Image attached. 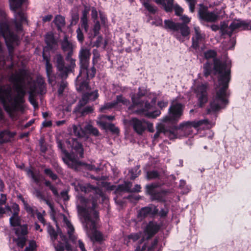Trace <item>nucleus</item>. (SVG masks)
<instances>
[{"label": "nucleus", "instance_id": "f257e3e1", "mask_svg": "<svg viewBox=\"0 0 251 251\" xmlns=\"http://www.w3.org/2000/svg\"><path fill=\"white\" fill-rule=\"evenodd\" d=\"M9 80L13 83L15 91L10 85L0 87V100L5 110L10 116L14 112L22 108V104L25 102L24 97L26 94V87L29 88V101L36 108L38 103L35 97L37 93L41 94L44 91V82L42 79L38 80V86L30 81L25 71L20 70L11 75ZM3 119L2 110L0 108V121Z\"/></svg>", "mask_w": 251, "mask_h": 251}, {"label": "nucleus", "instance_id": "f03ea898", "mask_svg": "<svg viewBox=\"0 0 251 251\" xmlns=\"http://www.w3.org/2000/svg\"><path fill=\"white\" fill-rule=\"evenodd\" d=\"M217 53L213 50H209L204 52V57L207 59H213L212 64L207 61L203 65V75L208 77L211 74L218 75V80L221 88L216 92L213 100L209 103L210 107L207 108V114L211 112L216 113L221 109L225 108L228 104L229 101L226 97V91L231 80V64L222 62L217 58Z\"/></svg>", "mask_w": 251, "mask_h": 251}, {"label": "nucleus", "instance_id": "7ed1b4c3", "mask_svg": "<svg viewBox=\"0 0 251 251\" xmlns=\"http://www.w3.org/2000/svg\"><path fill=\"white\" fill-rule=\"evenodd\" d=\"M82 192L85 193L94 191L93 195H90L88 199L82 196L78 197L80 204L77 205L78 214L84 218L85 228L91 230L89 234L91 240L93 242L100 243L103 240L102 234L96 230V222L99 219V212L96 210L99 203H102L105 200V196L102 191L97 186L90 184L82 185L80 187Z\"/></svg>", "mask_w": 251, "mask_h": 251}, {"label": "nucleus", "instance_id": "20e7f679", "mask_svg": "<svg viewBox=\"0 0 251 251\" xmlns=\"http://www.w3.org/2000/svg\"><path fill=\"white\" fill-rule=\"evenodd\" d=\"M66 143L72 149L71 152L69 153L64 149V163L75 171H80L87 167V164L79 161L84 155V149L82 143L76 138H70L66 141Z\"/></svg>", "mask_w": 251, "mask_h": 251}, {"label": "nucleus", "instance_id": "39448f33", "mask_svg": "<svg viewBox=\"0 0 251 251\" xmlns=\"http://www.w3.org/2000/svg\"><path fill=\"white\" fill-rule=\"evenodd\" d=\"M181 19L183 23H176L171 20H164L163 28L168 31H173V36L180 42L184 41V38L189 36L190 30L186 25L190 22V19L186 16H182Z\"/></svg>", "mask_w": 251, "mask_h": 251}, {"label": "nucleus", "instance_id": "423d86ee", "mask_svg": "<svg viewBox=\"0 0 251 251\" xmlns=\"http://www.w3.org/2000/svg\"><path fill=\"white\" fill-rule=\"evenodd\" d=\"M75 45L68 40L66 36H64V55H65V61H64V76L73 72L75 67V60L72 56Z\"/></svg>", "mask_w": 251, "mask_h": 251}, {"label": "nucleus", "instance_id": "0eeeda50", "mask_svg": "<svg viewBox=\"0 0 251 251\" xmlns=\"http://www.w3.org/2000/svg\"><path fill=\"white\" fill-rule=\"evenodd\" d=\"M25 0H9L10 9L14 12L15 25L17 30L22 29V25L27 23L26 16L22 11L16 12V10L20 8Z\"/></svg>", "mask_w": 251, "mask_h": 251}, {"label": "nucleus", "instance_id": "6e6552de", "mask_svg": "<svg viewBox=\"0 0 251 251\" xmlns=\"http://www.w3.org/2000/svg\"><path fill=\"white\" fill-rule=\"evenodd\" d=\"M183 105L181 103L172 104L168 109V115L163 118V122L176 124L183 113Z\"/></svg>", "mask_w": 251, "mask_h": 251}, {"label": "nucleus", "instance_id": "1a4fd4ad", "mask_svg": "<svg viewBox=\"0 0 251 251\" xmlns=\"http://www.w3.org/2000/svg\"><path fill=\"white\" fill-rule=\"evenodd\" d=\"M68 131L71 135L81 138L85 137L87 134L95 136H99L100 134L99 130L91 124L85 125L83 129L80 126L74 125L72 127H69Z\"/></svg>", "mask_w": 251, "mask_h": 251}, {"label": "nucleus", "instance_id": "9d476101", "mask_svg": "<svg viewBox=\"0 0 251 251\" xmlns=\"http://www.w3.org/2000/svg\"><path fill=\"white\" fill-rule=\"evenodd\" d=\"M208 85L207 83L197 84L193 90L198 99V105L200 108L203 107L208 100Z\"/></svg>", "mask_w": 251, "mask_h": 251}, {"label": "nucleus", "instance_id": "9b49d317", "mask_svg": "<svg viewBox=\"0 0 251 251\" xmlns=\"http://www.w3.org/2000/svg\"><path fill=\"white\" fill-rule=\"evenodd\" d=\"M17 238H14L13 241L15 242L18 247L23 248L27 241L26 234L28 233L27 226L24 225L18 226L14 229Z\"/></svg>", "mask_w": 251, "mask_h": 251}, {"label": "nucleus", "instance_id": "f8f14e48", "mask_svg": "<svg viewBox=\"0 0 251 251\" xmlns=\"http://www.w3.org/2000/svg\"><path fill=\"white\" fill-rule=\"evenodd\" d=\"M91 55L89 49L84 47L81 48L78 54L79 69L86 72L87 67L89 66Z\"/></svg>", "mask_w": 251, "mask_h": 251}, {"label": "nucleus", "instance_id": "ddd939ff", "mask_svg": "<svg viewBox=\"0 0 251 251\" xmlns=\"http://www.w3.org/2000/svg\"><path fill=\"white\" fill-rule=\"evenodd\" d=\"M209 124L208 119H203L198 121H187L184 122L179 124L178 126H175L176 129H181V130L188 132L192 131V127L198 128L202 125H207Z\"/></svg>", "mask_w": 251, "mask_h": 251}, {"label": "nucleus", "instance_id": "4468645a", "mask_svg": "<svg viewBox=\"0 0 251 251\" xmlns=\"http://www.w3.org/2000/svg\"><path fill=\"white\" fill-rule=\"evenodd\" d=\"M119 103L127 106L130 103V101L128 100L123 97L122 95H117L116 100L110 102L105 103L100 107V111L101 112H104L105 110L112 109L117 106Z\"/></svg>", "mask_w": 251, "mask_h": 251}, {"label": "nucleus", "instance_id": "2eb2a0df", "mask_svg": "<svg viewBox=\"0 0 251 251\" xmlns=\"http://www.w3.org/2000/svg\"><path fill=\"white\" fill-rule=\"evenodd\" d=\"M134 131L138 135H142L146 130L147 121L144 119H139L137 118H132L129 121Z\"/></svg>", "mask_w": 251, "mask_h": 251}, {"label": "nucleus", "instance_id": "dca6fc26", "mask_svg": "<svg viewBox=\"0 0 251 251\" xmlns=\"http://www.w3.org/2000/svg\"><path fill=\"white\" fill-rule=\"evenodd\" d=\"M147 94L146 90L142 89L141 87L138 88V91L136 94L132 95L131 98L132 104L128 107V109L132 111L135 106H142L144 104V101L141 100V99L145 96Z\"/></svg>", "mask_w": 251, "mask_h": 251}, {"label": "nucleus", "instance_id": "f3484780", "mask_svg": "<svg viewBox=\"0 0 251 251\" xmlns=\"http://www.w3.org/2000/svg\"><path fill=\"white\" fill-rule=\"evenodd\" d=\"M161 226L156 222L150 221L144 229L145 234L147 236V239H150L153 237L160 230Z\"/></svg>", "mask_w": 251, "mask_h": 251}, {"label": "nucleus", "instance_id": "a211bd4d", "mask_svg": "<svg viewBox=\"0 0 251 251\" xmlns=\"http://www.w3.org/2000/svg\"><path fill=\"white\" fill-rule=\"evenodd\" d=\"M200 18L207 22H213L217 19V16L212 12L208 11L207 7L202 5L199 10Z\"/></svg>", "mask_w": 251, "mask_h": 251}, {"label": "nucleus", "instance_id": "6ab92c4d", "mask_svg": "<svg viewBox=\"0 0 251 251\" xmlns=\"http://www.w3.org/2000/svg\"><path fill=\"white\" fill-rule=\"evenodd\" d=\"M233 29H241V30H251V20H243L241 19H234L231 23Z\"/></svg>", "mask_w": 251, "mask_h": 251}, {"label": "nucleus", "instance_id": "aec40b11", "mask_svg": "<svg viewBox=\"0 0 251 251\" xmlns=\"http://www.w3.org/2000/svg\"><path fill=\"white\" fill-rule=\"evenodd\" d=\"M98 97L99 94L97 91L92 92L90 93H85L83 94L75 109V110H79L80 108L84 107L88 102L90 99H92L93 100H95Z\"/></svg>", "mask_w": 251, "mask_h": 251}, {"label": "nucleus", "instance_id": "412c9836", "mask_svg": "<svg viewBox=\"0 0 251 251\" xmlns=\"http://www.w3.org/2000/svg\"><path fill=\"white\" fill-rule=\"evenodd\" d=\"M0 32L6 42L8 40L12 42L17 40V36L10 31L9 26L6 23L0 24Z\"/></svg>", "mask_w": 251, "mask_h": 251}, {"label": "nucleus", "instance_id": "4be33fe9", "mask_svg": "<svg viewBox=\"0 0 251 251\" xmlns=\"http://www.w3.org/2000/svg\"><path fill=\"white\" fill-rule=\"evenodd\" d=\"M24 206V208L26 211L30 214L32 216L37 215L38 220L43 224H45V220L44 218V215L42 213L39 212L35 207H31L23 198L21 199Z\"/></svg>", "mask_w": 251, "mask_h": 251}, {"label": "nucleus", "instance_id": "5701e85b", "mask_svg": "<svg viewBox=\"0 0 251 251\" xmlns=\"http://www.w3.org/2000/svg\"><path fill=\"white\" fill-rule=\"evenodd\" d=\"M88 79L79 74L76 78V88L78 92H82L88 89L89 88Z\"/></svg>", "mask_w": 251, "mask_h": 251}, {"label": "nucleus", "instance_id": "b1692460", "mask_svg": "<svg viewBox=\"0 0 251 251\" xmlns=\"http://www.w3.org/2000/svg\"><path fill=\"white\" fill-rule=\"evenodd\" d=\"M158 209L156 206L153 208L150 206H146L142 208L138 213V217L141 218H145L148 215L154 216L158 214Z\"/></svg>", "mask_w": 251, "mask_h": 251}, {"label": "nucleus", "instance_id": "393cba45", "mask_svg": "<svg viewBox=\"0 0 251 251\" xmlns=\"http://www.w3.org/2000/svg\"><path fill=\"white\" fill-rule=\"evenodd\" d=\"M64 224H66L67 228V233L69 236V240L73 243L75 244L77 239V237L74 235L75 228L71 222L67 219V217L64 215L63 218Z\"/></svg>", "mask_w": 251, "mask_h": 251}, {"label": "nucleus", "instance_id": "a878e982", "mask_svg": "<svg viewBox=\"0 0 251 251\" xmlns=\"http://www.w3.org/2000/svg\"><path fill=\"white\" fill-rule=\"evenodd\" d=\"M98 125L102 129L105 130H109L112 134L118 135L120 133L119 128L112 123H108L106 122L101 121L98 122Z\"/></svg>", "mask_w": 251, "mask_h": 251}, {"label": "nucleus", "instance_id": "bb28decb", "mask_svg": "<svg viewBox=\"0 0 251 251\" xmlns=\"http://www.w3.org/2000/svg\"><path fill=\"white\" fill-rule=\"evenodd\" d=\"M175 126H173L172 129L167 130L165 128L164 126L162 125H158L157 127V130L158 131H159L160 133H166L167 132L169 133V138L170 139H176L177 137V130H181V129H176Z\"/></svg>", "mask_w": 251, "mask_h": 251}, {"label": "nucleus", "instance_id": "cd10ccee", "mask_svg": "<svg viewBox=\"0 0 251 251\" xmlns=\"http://www.w3.org/2000/svg\"><path fill=\"white\" fill-rule=\"evenodd\" d=\"M48 233L50 235L52 240L54 242L56 251H63L62 244L61 242H58L57 244L55 242V240L57 238L58 234L55 232L54 229L51 227H49L48 228Z\"/></svg>", "mask_w": 251, "mask_h": 251}, {"label": "nucleus", "instance_id": "c85d7f7f", "mask_svg": "<svg viewBox=\"0 0 251 251\" xmlns=\"http://www.w3.org/2000/svg\"><path fill=\"white\" fill-rule=\"evenodd\" d=\"M97 70L95 66H93L89 69L87 67L86 72L83 71L82 69H79V75H83L90 80L93 78L96 74Z\"/></svg>", "mask_w": 251, "mask_h": 251}, {"label": "nucleus", "instance_id": "c756f323", "mask_svg": "<svg viewBox=\"0 0 251 251\" xmlns=\"http://www.w3.org/2000/svg\"><path fill=\"white\" fill-rule=\"evenodd\" d=\"M168 191L165 190H161L156 191L151 198L152 201H156L158 202H164L166 201V196Z\"/></svg>", "mask_w": 251, "mask_h": 251}, {"label": "nucleus", "instance_id": "7c9ffc66", "mask_svg": "<svg viewBox=\"0 0 251 251\" xmlns=\"http://www.w3.org/2000/svg\"><path fill=\"white\" fill-rule=\"evenodd\" d=\"M15 133L8 130H4L0 132V144L7 142L14 137Z\"/></svg>", "mask_w": 251, "mask_h": 251}, {"label": "nucleus", "instance_id": "2f4dec72", "mask_svg": "<svg viewBox=\"0 0 251 251\" xmlns=\"http://www.w3.org/2000/svg\"><path fill=\"white\" fill-rule=\"evenodd\" d=\"M152 108V105L148 101H146L144 103V106L143 107H141L138 108L135 110H132V111L136 114L138 115H145V113L149 112V111Z\"/></svg>", "mask_w": 251, "mask_h": 251}, {"label": "nucleus", "instance_id": "473e14b6", "mask_svg": "<svg viewBox=\"0 0 251 251\" xmlns=\"http://www.w3.org/2000/svg\"><path fill=\"white\" fill-rule=\"evenodd\" d=\"M94 111L93 106H87L84 107L80 108L79 110L74 109V112L76 113L77 116H85L89 114L92 113Z\"/></svg>", "mask_w": 251, "mask_h": 251}, {"label": "nucleus", "instance_id": "72a5a7b5", "mask_svg": "<svg viewBox=\"0 0 251 251\" xmlns=\"http://www.w3.org/2000/svg\"><path fill=\"white\" fill-rule=\"evenodd\" d=\"M159 187V185L156 183H152L146 186L145 189L146 194L150 195L151 198L156 192V189Z\"/></svg>", "mask_w": 251, "mask_h": 251}, {"label": "nucleus", "instance_id": "f704fd0d", "mask_svg": "<svg viewBox=\"0 0 251 251\" xmlns=\"http://www.w3.org/2000/svg\"><path fill=\"white\" fill-rule=\"evenodd\" d=\"M144 7L151 14H154L157 11V8L150 4V0H140Z\"/></svg>", "mask_w": 251, "mask_h": 251}, {"label": "nucleus", "instance_id": "c9c22d12", "mask_svg": "<svg viewBox=\"0 0 251 251\" xmlns=\"http://www.w3.org/2000/svg\"><path fill=\"white\" fill-rule=\"evenodd\" d=\"M33 194L35 197L39 199L40 201H44L47 205H48L50 208L52 209L53 207L51 203L45 198V196L38 189H35L33 192Z\"/></svg>", "mask_w": 251, "mask_h": 251}, {"label": "nucleus", "instance_id": "e433bc0d", "mask_svg": "<svg viewBox=\"0 0 251 251\" xmlns=\"http://www.w3.org/2000/svg\"><path fill=\"white\" fill-rule=\"evenodd\" d=\"M27 175L30 177L34 182L38 183L40 181V176L39 173L35 174L30 168L25 170Z\"/></svg>", "mask_w": 251, "mask_h": 251}, {"label": "nucleus", "instance_id": "4c0bfd02", "mask_svg": "<svg viewBox=\"0 0 251 251\" xmlns=\"http://www.w3.org/2000/svg\"><path fill=\"white\" fill-rule=\"evenodd\" d=\"M139 166H136L129 171L130 179L134 180L136 178L138 177L141 173V170H139Z\"/></svg>", "mask_w": 251, "mask_h": 251}, {"label": "nucleus", "instance_id": "58836bf2", "mask_svg": "<svg viewBox=\"0 0 251 251\" xmlns=\"http://www.w3.org/2000/svg\"><path fill=\"white\" fill-rule=\"evenodd\" d=\"M174 0H166V3L162 4L164 9L167 12H171L172 11L174 6Z\"/></svg>", "mask_w": 251, "mask_h": 251}, {"label": "nucleus", "instance_id": "ea45409f", "mask_svg": "<svg viewBox=\"0 0 251 251\" xmlns=\"http://www.w3.org/2000/svg\"><path fill=\"white\" fill-rule=\"evenodd\" d=\"M10 222L13 226H20L21 219L18 215H13L10 218Z\"/></svg>", "mask_w": 251, "mask_h": 251}, {"label": "nucleus", "instance_id": "a19ab883", "mask_svg": "<svg viewBox=\"0 0 251 251\" xmlns=\"http://www.w3.org/2000/svg\"><path fill=\"white\" fill-rule=\"evenodd\" d=\"M53 22L56 25L58 29L61 31L62 27L63 26V17L61 15L56 16L53 21Z\"/></svg>", "mask_w": 251, "mask_h": 251}, {"label": "nucleus", "instance_id": "79ce46f5", "mask_svg": "<svg viewBox=\"0 0 251 251\" xmlns=\"http://www.w3.org/2000/svg\"><path fill=\"white\" fill-rule=\"evenodd\" d=\"M202 37L195 36L192 38V44L191 48L197 50L199 48V42L201 40Z\"/></svg>", "mask_w": 251, "mask_h": 251}, {"label": "nucleus", "instance_id": "37998d69", "mask_svg": "<svg viewBox=\"0 0 251 251\" xmlns=\"http://www.w3.org/2000/svg\"><path fill=\"white\" fill-rule=\"evenodd\" d=\"M56 66L60 71L63 70V58L60 54H58L54 58Z\"/></svg>", "mask_w": 251, "mask_h": 251}, {"label": "nucleus", "instance_id": "c03bdc74", "mask_svg": "<svg viewBox=\"0 0 251 251\" xmlns=\"http://www.w3.org/2000/svg\"><path fill=\"white\" fill-rule=\"evenodd\" d=\"M160 175L157 171H148L147 174V177L149 180L159 178Z\"/></svg>", "mask_w": 251, "mask_h": 251}, {"label": "nucleus", "instance_id": "a18cd8bd", "mask_svg": "<svg viewBox=\"0 0 251 251\" xmlns=\"http://www.w3.org/2000/svg\"><path fill=\"white\" fill-rule=\"evenodd\" d=\"M46 42L47 45L50 48H52L53 45H55V41L51 35L48 34L46 37Z\"/></svg>", "mask_w": 251, "mask_h": 251}, {"label": "nucleus", "instance_id": "49530a36", "mask_svg": "<svg viewBox=\"0 0 251 251\" xmlns=\"http://www.w3.org/2000/svg\"><path fill=\"white\" fill-rule=\"evenodd\" d=\"M100 25L99 21H97L94 25L93 30L94 32V36H97L100 33Z\"/></svg>", "mask_w": 251, "mask_h": 251}, {"label": "nucleus", "instance_id": "de8ad7c7", "mask_svg": "<svg viewBox=\"0 0 251 251\" xmlns=\"http://www.w3.org/2000/svg\"><path fill=\"white\" fill-rule=\"evenodd\" d=\"M81 27L84 28L85 31L87 32L88 29L89 25L88 24V18H80Z\"/></svg>", "mask_w": 251, "mask_h": 251}, {"label": "nucleus", "instance_id": "09e8293b", "mask_svg": "<svg viewBox=\"0 0 251 251\" xmlns=\"http://www.w3.org/2000/svg\"><path fill=\"white\" fill-rule=\"evenodd\" d=\"M141 237V233H131L127 237L129 240H131L133 242H135L138 240Z\"/></svg>", "mask_w": 251, "mask_h": 251}, {"label": "nucleus", "instance_id": "8fccbe9b", "mask_svg": "<svg viewBox=\"0 0 251 251\" xmlns=\"http://www.w3.org/2000/svg\"><path fill=\"white\" fill-rule=\"evenodd\" d=\"M64 250L68 251H72L71 245L69 243L66 236L64 235Z\"/></svg>", "mask_w": 251, "mask_h": 251}, {"label": "nucleus", "instance_id": "3c124183", "mask_svg": "<svg viewBox=\"0 0 251 251\" xmlns=\"http://www.w3.org/2000/svg\"><path fill=\"white\" fill-rule=\"evenodd\" d=\"M77 38L80 43H82L84 41V35L82 30L79 27L76 29Z\"/></svg>", "mask_w": 251, "mask_h": 251}, {"label": "nucleus", "instance_id": "603ef678", "mask_svg": "<svg viewBox=\"0 0 251 251\" xmlns=\"http://www.w3.org/2000/svg\"><path fill=\"white\" fill-rule=\"evenodd\" d=\"M45 173L49 176L52 180H56L57 179V176L53 173L52 171L50 169H46L44 170Z\"/></svg>", "mask_w": 251, "mask_h": 251}, {"label": "nucleus", "instance_id": "864d4df0", "mask_svg": "<svg viewBox=\"0 0 251 251\" xmlns=\"http://www.w3.org/2000/svg\"><path fill=\"white\" fill-rule=\"evenodd\" d=\"M36 248V243L34 241H30L28 247L25 249V251H33Z\"/></svg>", "mask_w": 251, "mask_h": 251}, {"label": "nucleus", "instance_id": "5fc2aeb1", "mask_svg": "<svg viewBox=\"0 0 251 251\" xmlns=\"http://www.w3.org/2000/svg\"><path fill=\"white\" fill-rule=\"evenodd\" d=\"M175 14L177 16H180L183 13V9L178 4H176L174 7Z\"/></svg>", "mask_w": 251, "mask_h": 251}, {"label": "nucleus", "instance_id": "6e6d98bb", "mask_svg": "<svg viewBox=\"0 0 251 251\" xmlns=\"http://www.w3.org/2000/svg\"><path fill=\"white\" fill-rule=\"evenodd\" d=\"M132 184L130 182H125L124 184L125 192L128 193H132Z\"/></svg>", "mask_w": 251, "mask_h": 251}, {"label": "nucleus", "instance_id": "4d7b16f0", "mask_svg": "<svg viewBox=\"0 0 251 251\" xmlns=\"http://www.w3.org/2000/svg\"><path fill=\"white\" fill-rule=\"evenodd\" d=\"M158 243L157 238H155L151 242V246L148 248V251H153L156 248Z\"/></svg>", "mask_w": 251, "mask_h": 251}, {"label": "nucleus", "instance_id": "13d9d810", "mask_svg": "<svg viewBox=\"0 0 251 251\" xmlns=\"http://www.w3.org/2000/svg\"><path fill=\"white\" fill-rule=\"evenodd\" d=\"M46 72L48 76H50V75L52 73V66L48 60H47L46 64Z\"/></svg>", "mask_w": 251, "mask_h": 251}, {"label": "nucleus", "instance_id": "bf43d9fd", "mask_svg": "<svg viewBox=\"0 0 251 251\" xmlns=\"http://www.w3.org/2000/svg\"><path fill=\"white\" fill-rule=\"evenodd\" d=\"M79 20V16L77 14H74L72 16L71 25H75L78 22Z\"/></svg>", "mask_w": 251, "mask_h": 251}, {"label": "nucleus", "instance_id": "052dcab7", "mask_svg": "<svg viewBox=\"0 0 251 251\" xmlns=\"http://www.w3.org/2000/svg\"><path fill=\"white\" fill-rule=\"evenodd\" d=\"M151 24L152 25H155L157 26H163L162 20L160 18L155 19L154 21H152L151 23Z\"/></svg>", "mask_w": 251, "mask_h": 251}, {"label": "nucleus", "instance_id": "680f3d73", "mask_svg": "<svg viewBox=\"0 0 251 251\" xmlns=\"http://www.w3.org/2000/svg\"><path fill=\"white\" fill-rule=\"evenodd\" d=\"M168 212V209H161L159 212L158 211V214L161 218H165L167 216Z\"/></svg>", "mask_w": 251, "mask_h": 251}, {"label": "nucleus", "instance_id": "e2e57ef3", "mask_svg": "<svg viewBox=\"0 0 251 251\" xmlns=\"http://www.w3.org/2000/svg\"><path fill=\"white\" fill-rule=\"evenodd\" d=\"M103 37L101 35L98 36L96 41L94 43V46L98 48L100 47L101 43H102Z\"/></svg>", "mask_w": 251, "mask_h": 251}, {"label": "nucleus", "instance_id": "0e129e2a", "mask_svg": "<svg viewBox=\"0 0 251 251\" xmlns=\"http://www.w3.org/2000/svg\"><path fill=\"white\" fill-rule=\"evenodd\" d=\"M146 126V130L147 129H148V131L150 132H154L153 124L152 123L147 121V126Z\"/></svg>", "mask_w": 251, "mask_h": 251}, {"label": "nucleus", "instance_id": "69168bd1", "mask_svg": "<svg viewBox=\"0 0 251 251\" xmlns=\"http://www.w3.org/2000/svg\"><path fill=\"white\" fill-rule=\"evenodd\" d=\"M189 5V9L191 12L193 13L194 11L195 8V0H192L191 1H188Z\"/></svg>", "mask_w": 251, "mask_h": 251}, {"label": "nucleus", "instance_id": "338daca9", "mask_svg": "<svg viewBox=\"0 0 251 251\" xmlns=\"http://www.w3.org/2000/svg\"><path fill=\"white\" fill-rule=\"evenodd\" d=\"M12 208L14 212L13 215H18L19 212V207L18 205L14 203L13 204Z\"/></svg>", "mask_w": 251, "mask_h": 251}, {"label": "nucleus", "instance_id": "774afa93", "mask_svg": "<svg viewBox=\"0 0 251 251\" xmlns=\"http://www.w3.org/2000/svg\"><path fill=\"white\" fill-rule=\"evenodd\" d=\"M157 105L161 108L163 109L168 105V102L164 101H159L157 102Z\"/></svg>", "mask_w": 251, "mask_h": 251}]
</instances>
